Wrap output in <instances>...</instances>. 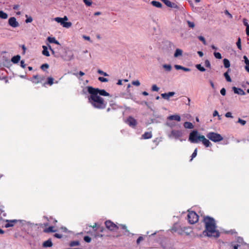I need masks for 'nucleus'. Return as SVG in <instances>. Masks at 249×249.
Listing matches in <instances>:
<instances>
[{"instance_id":"obj_1","label":"nucleus","mask_w":249,"mask_h":249,"mask_svg":"<svg viewBox=\"0 0 249 249\" xmlns=\"http://www.w3.org/2000/svg\"><path fill=\"white\" fill-rule=\"evenodd\" d=\"M87 91L90 94L88 96V102L94 107L98 109L106 108L107 102L101 96H110L109 93L105 89L94 88L91 86L87 87Z\"/></svg>"},{"instance_id":"obj_2","label":"nucleus","mask_w":249,"mask_h":249,"mask_svg":"<svg viewBox=\"0 0 249 249\" xmlns=\"http://www.w3.org/2000/svg\"><path fill=\"white\" fill-rule=\"evenodd\" d=\"M203 222L205 230L203 233L205 236L214 238H218L220 236L219 231L216 230V223L214 218L209 216H204Z\"/></svg>"},{"instance_id":"obj_3","label":"nucleus","mask_w":249,"mask_h":249,"mask_svg":"<svg viewBox=\"0 0 249 249\" xmlns=\"http://www.w3.org/2000/svg\"><path fill=\"white\" fill-rule=\"evenodd\" d=\"M206 136L209 140L215 142H220L223 139L222 136L220 134L215 132H209L207 134Z\"/></svg>"},{"instance_id":"obj_4","label":"nucleus","mask_w":249,"mask_h":249,"mask_svg":"<svg viewBox=\"0 0 249 249\" xmlns=\"http://www.w3.org/2000/svg\"><path fill=\"white\" fill-rule=\"evenodd\" d=\"M187 218L188 222L194 224L198 221L199 216L194 211H188Z\"/></svg>"},{"instance_id":"obj_5","label":"nucleus","mask_w":249,"mask_h":249,"mask_svg":"<svg viewBox=\"0 0 249 249\" xmlns=\"http://www.w3.org/2000/svg\"><path fill=\"white\" fill-rule=\"evenodd\" d=\"M201 135H198V132L196 130H193L190 133L189 140L192 143H198L200 139L199 138Z\"/></svg>"},{"instance_id":"obj_6","label":"nucleus","mask_w":249,"mask_h":249,"mask_svg":"<svg viewBox=\"0 0 249 249\" xmlns=\"http://www.w3.org/2000/svg\"><path fill=\"white\" fill-rule=\"evenodd\" d=\"M105 225L107 229L111 231H116L119 229V227L110 220L106 221Z\"/></svg>"},{"instance_id":"obj_7","label":"nucleus","mask_w":249,"mask_h":249,"mask_svg":"<svg viewBox=\"0 0 249 249\" xmlns=\"http://www.w3.org/2000/svg\"><path fill=\"white\" fill-rule=\"evenodd\" d=\"M45 79V77L44 75H35L33 76L31 81L35 84H37L39 83H42Z\"/></svg>"},{"instance_id":"obj_8","label":"nucleus","mask_w":249,"mask_h":249,"mask_svg":"<svg viewBox=\"0 0 249 249\" xmlns=\"http://www.w3.org/2000/svg\"><path fill=\"white\" fill-rule=\"evenodd\" d=\"M126 123L131 127H135L137 124V121L132 117L129 116L127 119Z\"/></svg>"},{"instance_id":"obj_9","label":"nucleus","mask_w":249,"mask_h":249,"mask_svg":"<svg viewBox=\"0 0 249 249\" xmlns=\"http://www.w3.org/2000/svg\"><path fill=\"white\" fill-rule=\"evenodd\" d=\"M9 24L12 27L15 28L19 26L18 22L15 17H11L8 20Z\"/></svg>"},{"instance_id":"obj_10","label":"nucleus","mask_w":249,"mask_h":249,"mask_svg":"<svg viewBox=\"0 0 249 249\" xmlns=\"http://www.w3.org/2000/svg\"><path fill=\"white\" fill-rule=\"evenodd\" d=\"M200 139V141L202 142V143L207 147H210L212 145V143L209 140L207 139L204 136L201 135L199 137Z\"/></svg>"},{"instance_id":"obj_11","label":"nucleus","mask_w":249,"mask_h":249,"mask_svg":"<svg viewBox=\"0 0 249 249\" xmlns=\"http://www.w3.org/2000/svg\"><path fill=\"white\" fill-rule=\"evenodd\" d=\"M171 135L175 138L177 139L182 136V133L180 130H173Z\"/></svg>"},{"instance_id":"obj_12","label":"nucleus","mask_w":249,"mask_h":249,"mask_svg":"<svg viewBox=\"0 0 249 249\" xmlns=\"http://www.w3.org/2000/svg\"><path fill=\"white\" fill-rule=\"evenodd\" d=\"M175 94V92H169L168 93H164L161 94V96L162 98L165 100H169V98L174 96Z\"/></svg>"},{"instance_id":"obj_13","label":"nucleus","mask_w":249,"mask_h":249,"mask_svg":"<svg viewBox=\"0 0 249 249\" xmlns=\"http://www.w3.org/2000/svg\"><path fill=\"white\" fill-rule=\"evenodd\" d=\"M161 1L168 7L170 8H178L177 5L175 3L171 2L170 1L168 0H161Z\"/></svg>"},{"instance_id":"obj_14","label":"nucleus","mask_w":249,"mask_h":249,"mask_svg":"<svg viewBox=\"0 0 249 249\" xmlns=\"http://www.w3.org/2000/svg\"><path fill=\"white\" fill-rule=\"evenodd\" d=\"M232 89L235 93L238 94L239 95H245V94H246L245 91L240 88H237L234 87L232 88Z\"/></svg>"},{"instance_id":"obj_15","label":"nucleus","mask_w":249,"mask_h":249,"mask_svg":"<svg viewBox=\"0 0 249 249\" xmlns=\"http://www.w3.org/2000/svg\"><path fill=\"white\" fill-rule=\"evenodd\" d=\"M54 79L52 77H48L47 80L46 82L44 83L42 85L43 86L46 87L47 85L52 86L53 84Z\"/></svg>"},{"instance_id":"obj_16","label":"nucleus","mask_w":249,"mask_h":249,"mask_svg":"<svg viewBox=\"0 0 249 249\" xmlns=\"http://www.w3.org/2000/svg\"><path fill=\"white\" fill-rule=\"evenodd\" d=\"M17 220H6L7 223L5 224L6 228H9L14 226V225L17 222Z\"/></svg>"},{"instance_id":"obj_17","label":"nucleus","mask_w":249,"mask_h":249,"mask_svg":"<svg viewBox=\"0 0 249 249\" xmlns=\"http://www.w3.org/2000/svg\"><path fill=\"white\" fill-rule=\"evenodd\" d=\"M152 134L151 131L150 132H145L142 136V138L143 139H150L152 138Z\"/></svg>"},{"instance_id":"obj_18","label":"nucleus","mask_w":249,"mask_h":249,"mask_svg":"<svg viewBox=\"0 0 249 249\" xmlns=\"http://www.w3.org/2000/svg\"><path fill=\"white\" fill-rule=\"evenodd\" d=\"M168 119L169 120H176L178 122H179L181 120L180 117L178 115H171L168 117Z\"/></svg>"},{"instance_id":"obj_19","label":"nucleus","mask_w":249,"mask_h":249,"mask_svg":"<svg viewBox=\"0 0 249 249\" xmlns=\"http://www.w3.org/2000/svg\"><path fill=\"white\" fill-rule=\"evenodd\" d=\"M53 246V243L51 239H49L43 243V247L45 248L51 247Z\"/></svg>"},{"instance_id":"obj_20","label":"nucleus","mask_w":249,"mask_h":249,"mask_svg":"<svg viewBox=\"0 0 249 249\" xmlns=\"http://www.w3.org/2000/svg\"><path fill=\"white\" fill-rule=\"evenodd\" d=\"M20 56L19 55H17L16 56H14V57H13L12 58L11 61L13 63L16 64L19 62V61L20 60Z\"/></svg>"},{"instance_id":"obj_21","label":"nucleus","mask_w":249,"mask_h":249,"mask_svg":"<svg viewBox=\"0 0 249 249\" xmlns=\"http://www.w3.org/2000/svg\"><path fill=\"white\" fill-rule=\"evenodd\" d=\"M47 40L50 43H53L57 45H60L59 42L57 40H56L55 38L53 37H52L49 36L47 38Z\"/></svg>"},{"instance_id":"obj_22","label":"nucleus","mask_w":249,"mask_h":249,"mask_svg":"<svg viewBox=\"0 0 249 249\" xmlns=\"http://www.w3.org/2000/svg\"><path fill=\"white\" fill-rule=\"evenodd\" d=\"M186 229V228L185 227L182 228L179 226V228L178 229L176 233L179 235H182L185 233V230Z\"/></svg>"},{"instance_id":"obj_23","label":"nucleus","mask_w":249,"mask_h":249,"mask_svg":"<svg viewBox=\"0 0 249 249\" xmlns=\"http://www.w3.org/2000/svg\"><path fill=\"white\" fill-rule=\"evenodd\" d=\"M43 51H42V54L46 56H49L50 53L49 51H48V48L46 46H43Z\"/></svg>"},{"instance_id":"obj_24","label":"nucleus","mask_w":249,"mask_h":249,"mask_svg":"<svg viewBox=\"0 0 249 249\" xmlns=\"http://www.w3.org/2000/svg\"><path fill=\"white\" fill-rule=\"evenodd\" d=\"M175 67L176 69H177V70H182L183 71H190V69L183 67L180 65H176L175 66Z\"/></svg>"},{"instance_id":"obj_25","label":"nucleus","mask_w":249,"mask_h":249,"mask_svg":"<svg viewBox=\"0 0 249 249\" xmlns=\"http://www.w3.org/2000/svg\"><path fill=\"white\" fill-rule=\"evenodd\" d=\"M151 4L154 6L158 8H161L162 7V4L157 1L153 0L151 1Z\"/></svg>"},{"instance_id":"obj_26","label":"nucleus","mask_w":249,"mask_h":249,"mask_svg":"<svg viewBox=\"0 0 249 249\" xmlns=\"http://www.w3.org/2000/svg\"><path fill=\"white\" fill-rule=\"evenodd\" d=\"M184 126L186 128L192 129L193 128L194 125L192 123L189 122H186L184 123Z\"/></svg>"},{"instance_id":"obj_27","label":"nucleus","mask_w":249,"mask_h":249,"mask_svg":"<svg viewBox=\"0 0 249 249\" xmlns=\"http://www.w3.org/2000/svg\"><path fill=\"white\" fill-rule=\"evenodd\" d=\"M53 228L54 227L53 226H50L49 228L44 229V231L46 233L54 232L56 231V230H54Z\"/></svg>"},{"instance_id":"obj_28","label":"nucleus","mask_w":249,"mask_h":249,"mask_svg":"<svg viewBox=\"0 0 249 249\" xmlns=\"http://www.w3.org/2000/svg\"><path fill=\"white\" fill-rule=\"evenodd\" d=\"M182 51L181 50L179 49H177L175 51V53H174V57H177L178 56H180L182 55Z\"/></svg>"},{"instance_id":"obj_29","label":"nucleus","mask_w":249,"mask_h":249,"mask_svg":"<svg viewBox=\"0 0 249 249\" xmlns=\"http://www.w3.org/2000/svg\"><path fill=\"white\" fill-rule=\"evenodd\" d=\"M230 69H228V71L224 73V76L228 82H231V79L228 74V72L230 71Z\"/></svg>"},{"instance_id":"obj_30","label":"nucleus","mask_w":249,"mask_h":249,"mask_svg":"<svg viewBox=\"0 0 249 249\" xmlns=\"http://www.w3.org/2000/svg\"><path fill=\"white\" fill-rule=\"evenodd\" d=\"M224 66L226 68H229L230 67V63L228 59L224 58L223 59Z\"/></svg>"},{"instance_id":"obj_31","label":"nucleus","mask_w":249,"mask_h":249,"mask_svg":"<svg viewBox=\"0 0 249 249\" xmlns=\"http://www.w3.org/2000/svg\"><path fill=\"white\" fill-rule=\"evenodd\" d=\"M80 245V242L78 241H71L69 243V246L70 247H74V246H77Z\"/></svg>"},{"instance_id":"obj_32","label":"nucleus","mask_w":249,"mask_h":249,"mask_svg":"<svg viewBox=\"0 0 249 249\" xmlns=\"http://www.w3.org/2000/svg\"><path fill=\"white\" fill-rule=\"evenodd\" d=\"M54 20H55V21H56L58 23H60L61 24V25H62V26L63 25V24L64 23V22H65L64 21V19L63 18H59V17L55 18H54Z\"/></svg>"},{"instance_id":"obj_33","label":"nucleus","mask_w":249,"mask_h":249,"mask_svg":"<svg viewBox=\"0 0 249 249\" xmlns=\"http://www.w3.org/2000/svg\"><path fill=\"white\" fill-rule=\"evenodd\" d=\"M8 18V15L6 13L2 11H0V18L2 19H6Z\"/></svg>"},{"instance_id":"obj_34","label":"nucleus","mask_w":249,"mask_h":249,"mask_svg":"<svg viewBox=\"0 0 249 249\" xmlns=\"http://www.w3.org/2000/svg\"><path fill=\"white\" fill-rule=\"evenodd\" d=\"M179 226L177 225V224H174L173 225V226L172 227V229H171V231L173 232V233H176L177 232V231L178 230V229L179 228Z\"/></svg>"},{"instance_id":"obj_35","label":"nucleus","mask_w":249,"mask_h":249,"mask_svg":"<svg viewBox=\"0 0 249 249\" xmlns=\"http://www.w3.org/2000/svg\"><path fill=\"white\" fill-rule=\"evenodd\" d=\"M196 67L200 71L203 72L206 71L205 69L203 67H202L201 64H197Z\"/></svg>"},{"instance_id":"obj_36","label":"nucleus","mask_w":249,"mask_h":249,"mask_svg":"<svg viewBox=\"0 0 249 249\" xmlns=\"http://www.w3.org/2000/svg\"><path fill=\"white\" fill-rule=\"evenodd\" d=\"M236 45L237 46V48L241 50H242V47H241V38L240 37H238L237 41L236 42Z\"/></svg>"},{"instance_id":"obj_37","label":"nucleus","mask_w":249,"mask_h":249,"mask_svg":"<svg viewBox=\"0 0 249 249\" xmlns=\"http://www.w3.org/2000/svg\"><path fill=\"white\" fill-rule=\"evenodd\" d=\"M71 25H72V24L71 22H65V21L63 25V27L67 28H69L70 27H71Z\"/></svg>"},{"instance_id":"obj_38","label":"nucleus","mask_w":249,"mask_h":249,"mask_svg":"<svg viewBox=\"0 0 249 249\" xmlns=\"http://www.w3.org/2000/svg\"><path fill=\"white\" fill-rule=\"evenodd\" d=\"M213 54L216 58L220 59L222 58L221 54L218 52H214Z\"/></svg>"},{"instance_id":"obj_39","label":"nucleus","mask_w":249,"mask_h":249,"mask_svg":"<svg viewBox=\"0 0 249 249\" xmlns=\"http://www.w3.org/2000/svg\"><path fill=\"white\" fill-rule=\"evenodd\" d=\"M237 123L240 124L242 125H244L246 124V121L241 119V118H238Z\"/></svg>"},{"instance_id":"obj_40","label":"nucleus","mask_w":249,"mask_h":249,"mask_svg":"<svg viewBox=\"0 0 249 249\" xmlns=\"http://www.w3.org/2000/svg\"><path fill=\"white\" fill-rule=\"evenodd\" d=\"M83 1L85 4L88 6H90L92 4L91 0H83Z\"/></svg>"},{"instance_id":"obj_41","label":"nucleus","mask_w":249,"mask_h":249,"mask_svg":"<svg viewBox=\"0 0 249 249\" xmlns=\"http://www.w3.org/2000/svg\"><path fill=\"white\" fill-rule=\"evenodd\" d=\"M196 155H197V148H196L195 150H194V152L192 154L191 159L190 160L192 161V160L196 156Z\"/></svg>"},{"instance_id":"obj_42","label":"nucleus","mask_w":249,"mask_h":249,"mask_svg":"<svg viewBox=\"0 0 249 249\" xmlns=\"http://www.w3.org/2000/svg\"><path fill=\"white\" fill-rule=\"evenodd\" d=\"M198 38L199 39V40H200L202 42L203 44L204 45H206V40L204 38V37L202 36H198Z\"/></svg>"},{"instance_id":"obj_43","label":"nucleus","mask_w":249,"mask_h":249,"mask_svg":"<svg viewBox=\"0 0 249 249\" xmlns=\"http://www.w3.org/2000/svg\"><path fill=\"white\" fill-rule=\"evenodd\" d=\"M97 72L99 73V74H100L101 75H103L105 76H108V75L105 72H104L103 71L101 70H98L97 71Z\"/></svg>"},{"instance_id":"obj_44","label":"nucleus","mask_w":249,"mask_h":249,"mask_svg":"<svg viewBox=\"0 0 249 249\" xmlns=\"http://www.w3.org/2000/svg\"><path fill=\"white\" fill-rule=\"evenodd\" d=\"M84 240L86 242L89 243L91 241V238L88 236H85L84 237Z\"/></svg>"},{"instance_id":"obj_45","label":"nucleus","mask_w":249,"mask_h":249,"mask_svg":"<svg viewBox=\"0 0 249 249\" xmlns=\"http://www.w3.org/2000/svg\"><path fill=\"white\" fill-rule=\"evenodd\" d=\"M98 80L102 82H107L108 81V79L107 78L103 77H99L98 78Z\"/></svg>"},{"instance_id":"obj_46","label":"nucleus","mask_w":249,"mask_h":249,"mask_svg":"<svg viewBox=\"0 0 249 249\" xmlns=\"http://www.w3.org/2000/svg\"><path fill=\"white\" fill-rule=\"evenodd\" d=\"M163 67L167 71H170L171 70V66L170 65H164Z\"/></svg>"},{"instance_id":"obj_47","label":"nucleus","mask_w":249,"mask_h":249,"mask_svg":"<svg viewBox=\"0 0 249 249\" xmlns=\"http://www.w3.org/2000/svg\"><path fill=\"white\" fill-rule=\"evenodd\" d=\"M49 66L48 64L47 63H45V64H43L41 65V69L44 71L45 69H48L49 68Z\"/></svg>"},{"instance_id":"obj_48","label":"nucleus","mask_w":249,"mask_h":249,"mask_svg":"<svg viewBox=\"0 0 249 249\" xmlns=\"http://www.w3.org/2000/svg\"><path fill=\"white\" fill-rule=\"evenodd\" d=\"M152 90L155 91H158L159 88L156 85H153L152 87Z\"/></svg>"},{"instance_id":"obj_49","label":"nucleus","mask_w":249,"mask_h":249,"mask_svg":"<svg viewBox=\"0 0 249 249\" xmlns=\"http://www.w3.org/2000/svg\"><path fill=\"white\" fill-rule=\"evenodd\" d=\"M205 66L207 68H211V64L208 60H206L205 61Z\"/></svg>"},{"instance_id":"obj_50","label":"nucleus","mask_w":249,"mask_h":249,"mask_svg":"<svg viewBox=\"0 0 249 249\" xmlns=\"http://www.w3.org/2000/svg\"><path fill=\"white\" fill-rule=\"evenodd\" d=\"M224 13L225 14V15L228 16L229 18H232V15L227 10H225Z\"/></svg>"},{"instance_id":"obj_51","label":"nucleus","mask_w":249,"mask_h":249,"mask_svg":"<svg viewBox=\"0 0 249 249\" xmlns=\"http://www.w3.org/2000/svg\"><path fill=\"white\" fill-rule=\"evenodd\" d=\"M132 85L136 86H139L140 85V83L138 80L132 81Z\"/></svg>"},{"instance_id":"obj_52","label":"nucleus","mask_w":249,"mask_h":249,"mask_svg":"<svg viewBox=\"0 0 249 249\" xmlns=\"http://www.w3.org/2000/svg\"><path fill=\"white\" fill-rule=\"evenodd\" d=\"M243 58L244 59L245 64L246 65H249V60L248 59V57L246 55H244L243 56Z\"/></svg>"},{"instance_id":"obj_53","label":"nucleus","mask_w":249,"mask_h":249,"mask_svg":"<svg viewBox=\"0 0 249 249\" xmlns=\"http://www.w3.org/2000/svg\"><path fill=\"white\" fill-rule=\"evenodd\" d=\"M187 23H188V25L189 27H191V28H192L194 27L195 24H194V23L193 22H191L190 21H188Z\"/></svg>"},{"instance_id":"obj_54","label":"nucleus","mask_w":249,"mask_h":249,"mask_svg":"<svg viewBox=\"0 0 249 249\" xmlns=\"http://www.w3.org/2000/svg\"><path fill=\"white\" fill-rule=\"evenodd\" d=\"M225 116L227 118H233L232 116L231 113L230 112H228L225 114Z\"/></svg>"},{"instance_id":"obj_55","label":"nucleus","mask_w":249,"mask_h":249,"mask_svg":"<svg viewBox=\"0 0 249 249\" xmlns=\"http://www.w3.org/2000/svg\"><path fill=\"white\" fill-rule=\"evenodd\" d=\"M226 89L225 88H222L221 90H220V93L223 95V96H225L226 95Z\"/></svg>"},{"instance_id":"obj_56","label":"nucleus","mask_w":249,"mask_h":249,"mask_svg":"<svg viewBox=\"0 0 249 249\" xmlns=\"http://www.w3.org/2000/svg\"><path fill=\"white\" fill-rule=\"evenodd\" d=\"M33 21V18L31 17H29L27 18V19L25 20L26 23H30L31 22Z\"/></svg>"},{"instance_id":"obj_57","label":"nucleus","mask_w":249,"mask_h":249,"mask_svg":"<svg viewBox=\"0 0 249 249\" xmlns=\"http://www.w3.org/2000/svg\"><path fill=\"white\" fill-rule=\"evenodd\" d=\"M231 246L232 247L233 249H238V247L240 246V245L237 244V245H233L232 243H231Z\"/></svg>"},{"instance_id":"obj_58","label":"nucleus","mask_w":249,"mask_h":249,"mask_svg":"<svg viewBox=\"0 0 249 249\" xmlns=\"http://www.w3.org/2000/svg\"><path fill=\"white\" fill-rule=\"evenodd\" d=\"M143 240V238L142 236H140L137 240V243L139 244L141 241Z\"/></svg>"},{"instance_id":"obj_59","label":"nucleus","mask_w":249,"mask_h":249,"mask_svg":"<svg viewBox=\"0 0 249 249\" xmlns=\"http://www.w3.org/2000/svg\"><path fill=\"white\" fill-rule=\"evenodd\" d=\"M20 66L23 68H25L26 67V65L24 63V61L23 60H21V61H20Z\"/></svg>"},{"instance_id":"obj_60","label":"nucleus","mask_w":249,"mask_h":249,"mask_svg":"<svg viewBox=\"0 0 249 249\" xmlns=\"http://www.w3.org/2000/svg\"><path fill=\"white\" fill-rule=\"evenodd\" d=\"M54 236L57 238H61L62 237V235L58 233H55Z\"/></svg>"},{"instance_id":"obj_61","label":"nucleus","mask_w":249,"mask_h":249,"mask_svg":"<svg viewBox=\"0 0 249 249\" xmlns=\"http://www.w3.org/2000/svg\"><path fill=\"white\" fill-rule=\"evenodd\" d=\"M213 117H215L216 116H218L219 117V116L218 115V112L217 110H214L213 111Z\"/></svg>"},{"instance_id":"obj_62","label":"nucleus","mask_w":249,"mask_h":249,"mask_svg":"<svg viewBox=\"0 0 249 249\" xmlns=\"http://www.w3.org/2000/svg\"><path fill=\"white\" fill-rule=\"evenodd\" d=\"M246 34L248 36H249V25H248L247 27H246Z\"/></svg>"},{"instance_id":"obj_63","label":"nucleus","mask_w":249,"mask_h":249,"mask_svg":"<svg viewBox=\"0 0 249 249\" xmlns=\"http://www.w3.org/2000/svg\"><path fill=\"white\" fill-rule=\"evenodd\" d=\"M237 242L239 243H242L243 242V239L242 238L238 237L237 238Z\"/></svg>"},{"instance_id":"obj_64","label":"nucleus","mask_w":249,"mask_h":249,"mask_svg":"<svg viewBox=\"0 0 249 249\" xmlns=\"http://www.w3.org/2000/svg\"><path fill=\"white\" fill-rule=\"evenodd\" d=\"M245 69L246 70V71L249 72V65H246V66H245Z\"/></svg>"}]
</instances>
